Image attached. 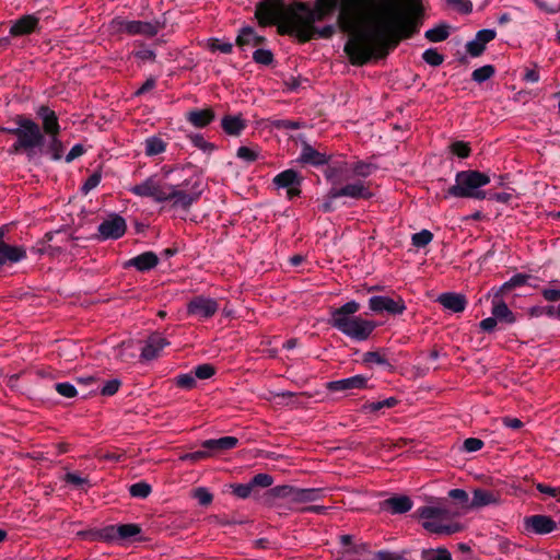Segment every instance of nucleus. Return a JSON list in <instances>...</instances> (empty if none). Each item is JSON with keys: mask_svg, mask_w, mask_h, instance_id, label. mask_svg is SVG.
I'll return each mask as SVG.
<instances>
[{"mask_svg": "<svg viewBox=\"0 0 560 560\" xmlns=\"http://www.w3.org/2000/svg\"><path fill=\"white\" fill-rule=\"evenodd\" d=\"M383 5L382 0H343L337 18L342 33L349 35L343 52L353 67L385 59L401 40L419 33L424 19L420 0H408L402 10L396 11L393 19L374 15L364 20V11Z\"/></svg>", "mask_w": 560, "mask_h": 560, "instance_id": "obj_1", "label": "nucleus"}, {"mask_svg": "<svg viewBox=\"0 0 560 560\" xmlns=\"http://www.w3.org/2000/svg\"><path fill=\"white\" fill-rule=\"evenodd\" d=\"M360 304L350 301L330 312L328 324L355 341H365L377 327L376 322L357 316Z\"/></svg>", "mask_w": 560, "mask_h": 560, "instance_id": "obj_2", "label": "nucleus"}, {"mask_svg": "<svg viewBox=\"0 0 560 560\" xmlns=\"http://www.w3.org/2000/svg\"><path fill=\"white\" fill-rule=\"evenodd\" d=\"M13 121L20 124L21 130L18 139L8 149V152L9 154L24 153L28 160H32L36 149L44 150L46 139L42 128L37 122L24 115H16Z\"/></svg>", "mask_w": 560, "mask_h": 560, "instance_id": "obj_3", "label": "nucleus"}, {"mask_svg": "<svg viewBox=\"0 0 560 560\" xmlns=\"http://www.w3.org/2000/svg\"><path fill=\"white\" fill-rule=\"evenodd\" d=\"M490 182L487 173L477 170L459 171L455 175V184L446 190V196L483 200L488 197V191L480 188Z\"/></svg>", "mask_w": 560, "mask_h": 560, "instance_id": "obj_4", "label": "nucleus"}, {"mask_svg": "<svg viewBox=\"0 0 560 560\" xmlns=\"http://www.w3.org/2000/svg\"><path fill=\"white\" fill-rule=\"evenodd\" d=\"M295 12L294 1L287 4L284 0H261L256 4L255 18L262 27L276 25L280 34V26L293 24Z\"/></svg>", "mask_w": 560, "mask_h": 560, "instance_id": "obj_5", "label": "nucleus"}, {"mask_svg": "<svg viewBox=\"0 0 560 560\" xmlns=\"http://www.w3.org/2000/svg\"><path fill=\"white\" fill-rule=\"evenodd\" d=\"M295 12L293 13V24H283L280 26V35H295L300 30H308L317 22L326 20L330 13L323 8H311L307 3L294 0Z\"/></svg>", "mask_w": 560, "mask_h": 560, "instance_id": "obj_6", "label": "nucleus"}, {"mask_svg": "<svg viewBox=\"0 0 560 560\" xmlns=\"http://www.w3.org/2000/svg\"><path fill=\"white\" fill-rule=\"evenodd\" d=\"M112 28L117 34H127L129 36L154 37L166 25L165 19H155L153 21L126 20L120 16L113 19Z\"/></svg>", "mask_w": 560, "mask_h": 560, "instance_id": "obj_7", "label": "nucleus"}, {"mask_svg": "<svg viewBox=\"0 0 560 560\" xmlns=\"http://www.w3.org/2000/svg\"><path fill=\"white\" fill-rule=\"evenodd\" d=\"M189 184L190 182L186 179L179 185H166V201L172 202V208L188 211L190 207L199 200L202 194V189L200 188V182L196 180L194 184H191L190 189L187 190L186 187Z\"/></svg>", "mask_w": 560, "mask_h": 560, "instance_id": "obj_8", "label": "nucleus"}, {"mask_svg": "<svg viewBox=\"0 0 560 560\" xmlns=\"http://www.w3.org/2000/svg\"><path fill=\"white\" fill-rule=\"evenodd\" d=\"M369 308L376 314L396 316L406 311V303L399 295H373L369 299Z\"/></svg>", "mask_w": 560, "mask_h": 560, "instance_id": "obj_9", "label": "nucleus"}, {"mask_svg": "<svg viewBox=\"0 0 560 560\" xmlns=\"http://www.w3.org/2000/svg\"><path fill=\"white\" fill-rule=\"evenodd\" d=\"M166 183H162L156 175L148 177L142 183L132 186L129 191L138 197L152 198L156 202H166Z\"/></svg>", "mask_w": 560, "mask_h": 560, "instance_id": "obj_10", "label": "nucleus"}, {"mask_svg": "<svg viewBox=\"0 0 560 560\" xmlns=\"http://www.w3.org/2000/svg\"><path fill=\"white\" fill-rule=\"evenodd\" d=\"M371 182H364L362 179L348 183L341 187H331L330 197L341 198L348 197L351 199H364L369 200L374 197V192L370 188Z\"/></svg>", "mask_w": 560, "mask_h": 560, "instance_id": "obj_11", "label": "nucleus"}, {"mask_svg": "<svg viewBox=\"0 0 560 560\" xmlns=\"http://www.w3.org/2000/svg\"><path fill=\"white\" fill-rule=\"evenodd\" d=\"M126 230V220L121 215L113 213L98 225V234L94 238L97 241L118 240L125 235Z\"/></svg>", "mask_w": 560, "mask_h": 560, "instance_id": "obj_12", "label": "nucleus"}, {"mask_svg": "<svg viewBox=\"0 0 560 560\" xmlns=\"http://www.w3.org/2000/svg\"><path fill=\"white\" fill-rule=\"evenodd\" d=\"M219 310L217 300L205 295H196L187 303V313L198 319L211 318Z\"/></svg>", "mask_w": 560, "mask_h": 560, "instance_id": "obj_13", "label": "nucleus"}, {"mask_svg": "<svg viewBox=\"0 0 560 560\" xmlns=\"http://www.w3.org/2000/svg\"><path fill=\"white\" fill-rule=\"evenodd\" d=\"M525 532L535 535H547L557 529V523L547 515L535 514L523 521Z\"/></svg>", "mask_w": 560, "mask_h": 560, "instance_id": "obj_14", "label": "nucleus"}, {"mask_svg": "<svg viewBox=\"0 0 560 560\" xmlns=\"http://www.w3.org/2000/svg\"><path fill=\"white\" fill-rule=\"evenodd\" d=\"M368 381L369 378L366 376L358 374L351 377L328 382L326 388L331 393H350L354 389L368 388Z\"/></svg>", "mask_w": 560, "mask_h": 560, "instance_id": "obj_15", "label": "nucleus"}, {"mask_svg": "<svg viewBox=\"0 0 560 560\" xmlns=\"http://www.w3.org/2000/svg\"><path fill=\"white\" fill-rule=\"evenodd\" d=\"M329 160V155L317 151L306 141L302 142L301 153L298 159V162L300 164L319 167L323 165H327Z\"/></svg>", "mask_w": 560, "mask_h": 560, "instance_id": "obj_16", "label": "nucleus"}, {"mask_svg": "<svg viewBox=\"0 0 560 560\" xmlns=\"http://www.w3.org/2000/svg\"><path fill=\"white\" fill-rule=\"evenodd\" d=\"M238 443L240 441L235 436H222L219 439L205 440L201 443V447L207 448L210 457H213L235 448Z\"/></svg>", "mask_w": 560, "mask_h": 560, "instance_id": "obj_17", "label": "nucleus"}, {"mask_svg": "<svg viewBox=\"0 0 560 560\" xmlns=\"http://www.w3.org/2000/svg\"><path fill=\"white\" fill-rule=\"evenodd\" d=\"M497 36V33L494 30H480L476 33V36L472 40H469L466 44V51L471 57H479L483 54L486 50V45L493 40Z\"/></svg>", "mask_w": 560, "mask_h": 560, "instance_id": "obj_18", "label": "nucleus"}, {"mask_svg": "<svg viewBox=\"0 0 560 560\" xmlns=\"http://www.w3.org/2000/svg\"><path fill=\"white\" fill-rule=\"evenodd\" d=\"M37 116L42 120V131L48 137L59 136L60 125L56 113L46 105L37 109Z\"/></svg>", "mask_w": 560, "mask_h": 560, "instance_id": "obj_19", "label": "nucleus"}, {"mask_svg": "<svg viewBox=\"0 0 560 560\" xmlns=\"http://www.w3.org/2000/svg\"><path fill=\"white\" fill-rule=\"evenodd\" d=\"M117 537L119 546L144 541V537L142 536V527L136 523L118 524Z\"/></svg>", "mask_w": 560, "mask_h": 560, "instance_id": "obj_20", "label": "nucleus"}, {"mask_svg": "<svg viewBox=\"0 0 560 560\" xmlns=\"http://www.w3.org/2000/svg\"><path fill=\"white\" fill-rule=\"evenodd\" d=\"M336 33V26L332 24L325 25L324 27L314 26L308 30H300V32L292 37H295L299 43L305 44L316 38L330 39Z\"/></svg>", "mask_w": 560, "mask_h": 560, "instance_id": "obj_21", "label": "nucleus"}, {"mask_svg": "<svg viewBox=\"0 0 560 560\" xmlns=\"http://www.w3.org/2000/svg\"><path fill=\"white\" fill-rule=\"evenodd\" d=\"M39 19L33 14H26L18 19L10 27L9 34L13 37L30 35L38 28Z\"/></svg>", "mask_w": 560, "mask_h": 560, "instance_id": "obj_22", "label": "nucleus"}, {"mask_svg": "<svg viewBox=\"0 0 560 560\" xmlns=\"http://www.w3.org/2000/svg\"><path fill=\"white\" fill-rule=\"evenodd\" d=\"M159 264V257L153 252H144L138 256L128 259L125 264V268H136L140 272H147L155 268Z\"/></svg>", "mask_w": 560, "mask_h": 560, "instance_id": "obj_23", "label": "nucleus"}, {"mask_svg": "<svg viewBox=\"0 0 560 560\" xmlns=\"http://www.w3.org/2000/svg\"><path fill=\"white\" fill-rule=\"evenodd\" d=\"M186 120L195 128H206L215 119V113L211 107L203 109L194 108L185 114Z\"/></svg>", "mask_w": 560, "mask_h": 560, "instance_id": "obj_24", "label": "nucleus"}, {"mask_svg": "<svg viewBox=\"0 0 560 560\" xmlns=\"http://www.w3.org/2000/svg\"><path fill=\"white\" fill-rule=\"evenodd\" d=\"M168 345L170 342L160 334H152L141 350V358L147 361L153 360Z\"/></svg>", "mask_w": 560, "mask_h": 560, "instance_id": "obj_25", "label": "nucleus"}, {"mask_svg": "<svg viewBox=\"0 0 560 560\" xmlns=\"http://www.w3.org/2000/svg\"><path fill=\"white\" fill-rule=\"evenodd\" d=\"M491 314L499 323L512 325L517 320L516 315L508 307L504 299H499L497 295L492 296Z\"/></svg>", "mask_w": 560, "mask_h": 560, "instance_id": "obj_26", "label": "nucleus"}, {"mask_svg": "<svg viewBox=\"0 0 560 560\" xmlns=\"http://www.w3.org/2000/svg\"><path fill=\"white\" fill-rule=\"evenodd\" d=\"M413 502L408 495H394L381 503L383 510H389L393 514H404L412 509Z\"/></svg>", "mask_w": 560, "mask_h": 560, "instance_id": "obj_27", "label": "nucleus"}, {"mask_svg": "<svg viewBox=\"0 0 560 560\" xmlns=\"http://www.w3.org/2000/svg\"><path fill=\"white\" fill-rule=\"evenodd\" d=\"M267 43L265 36L256 34L252 26H244L240 30L235 44L244 49L246 46H262Z\"/></svg>", "mask_w": 560, "mask_h": 560, "instance_id": "obj_28", "label": "nucleus"}, {"mask_svg": "<svg viewBox=\"0 0 560 560\" xmlns=\"http://www.w3.org/2000/svg\"><path fill=\"white\" fill-rule=\"evenodd\" d=\"M530 278V276L525 273H516L510 280L505 281L502 285L499 288H492L488 295H497L499 299H504V296L510 293L512 290L520 288L527 283V280Z\"/></svg>", "mask_w": 560, "mask_h": 560, "instance_id": "obj_29", "label": "nucleus"}, {"mask_svg": "<svg viewBox=\"0 0 560 560\" xmlns=\"http://www.w3.org/2000/svg\"><path fill=\"white\" fill-rule=\"evenodd\" d=\"M500 495L497 492L477 488L472 492V499L469 503L470 509H479L491 504H498Z\"/></svg>", "mask_w": 560, "mask_h": 560, "instance_id": "obj_30", "label": "nucleus"}, {"mask_svg": "<svg viewBox=\"0 0 560 560\" xmlns=\"http://www.w3.org/2000/svg\"><path fill=\"white\" fill-rule=\"evenodd\" d=\"M438 302L444 306L445 308L454 312V313H462L465 311L467 306V300L463 294L458 293H442L438 298Z\"/></svg>", "mask_w": 560, "mask_h": 560, "instance_id": "obj_31", "label": "nucleus"}, {"mask_svg": "<svg viewBox=\"0 0 560 560\" xmlns=\"http://www.w3.org/2000/svg\"><path fill=\"white\" fill-rule=\"evenodd\" d=\"M303 176L293 168H288L277 174L272 183L277 188H291L294 185H302Z\"/></svg>", "mask_w": 560, "mask_h": 560, "instance_id": "obj_32", "label": "nucleus"}, {"mask_svg": "<svg viewBox=\"0 0 560 560\" xmlns=\"http://www.w3.org/2000/svg\"><path fill=\"white\" fill-rule=\"evenodd\" d=\"M221 127L226 135L237 137L245 130L247 122L242 115H225L221 119Z\"/></svg>", "mask_w": 560, "mask_h": 560, "instance_id": "obj_33", "label": "nucleus"}, {"mask_svg": "<svg viewBox=\"0 0 560 560\" xmlns=\"http://www.w3.org/2000/svg\"><path fill=\"white\" fill-rule=\"evenodd\" d=\"M323 490L317 488H295L293 487L292 503H306L320 500Z\"/></svg>", "mask_w": 560, "mask_h": 560, "instance_id": "obj_34", "label": "nucleus"}, {"mask_svg": "<svg viewBox=\"0 0 560 560\" xmlns=\"http://www.w3.org/2000/svg\"><path fill=\"white\" fill-rule=\"evenodd\" d=\"M117 525H107L100 529H92L85 535L90 536L91 540H100L107 544H116L118 545V537H117Z\"/></svg>", "mask_w": 560, "mask_h": 560, "instance_id": "obj_35", "label": "nucleus"}, {"mask_svg": "<svg viewBox=\"0 0 560 560\" xmlns=\"http://www.w3.org/2000/svg\"><path fill=\"white\" fill-rule=\"evenodd\" d=\"M418 514L423 520H431V518H442V520H448L455 513H453L445 505L440 506H421L418 509Z\"/></svg>", "mask_w": 560, "mask_h": 560, "instance_id": "obj_36", "label": "nucleus"}, {"mask_svg": "<svg viewBox=\"0 0 560 560\" xmlns=\"http://www.w3.org/2000/svg\"><path fill=\"white\" fill-rule=\"evenodd\" d=\"M348 168V163H338L335 165H328L324 171V175L328 182L331 183V187H338L342 182V173Z\"/></svg>", "mask_w": 560, "mask_h": 560, "instance_id": "obj_37", "label": "nucleus"}, {"mask_svg": "<svg viewBox=\"0 0 560 560\" xmlns=\"http://www.w3.org/2000/svg\"><path fill=\"white\" fill-rule=\"evenodd\" d=\"M378 166L376 164L365 162L362 160H359L350 165L349 170L351 171L352 175L354 177L360 178H366L371 176Z\"/></svg>", "mask_w": 560, "mask_h": 560, "instance_id": "obj_38", "label": "nucleus"}, {"mask_svg": "<svg viewBox=\"0 0 560 560\" xmlns=\"http://www.w3.org/2000/svg\"><path fill=\"white\" fill-rule=\"evenodd\" d=\"M166 150V142L160 137H150L144 141V152L148 156H154Z\"/></svg>", "mask_w": 560, "mask_h": 560, "instance_id": "obj_39", "label": "nucleus"}, {"mask_svg": "<svg viewBox=\"0 0 560 560\" xmlns=\"http://www.w3.org/2000/svg\"><path fill=\"white\" fill-rule=\"evenodd\" d=\"M448 28V25L441 24L439 26L428 30L424 33V37L432 43L443 42L450 36Z\"/></svg>", "mask_w": 560, "mask_h": 560, "instance_id": "obj_40", "label": "nucleus"}, {"mask_svg": "<svg viewBox=\"0 0 560 560\" xmlns=\"http://www.w3.org/2000/svg\"><path fill=\"white\" fill-rule=\"evenodd\" d=\"M45 152L50 154V158L54 161H59L62 158L63 145L59 139V136L49 137Z\"/></svg>", "mask_w": 560, "mask_h": 560, "instance_id": "obj_41", "label": "nucleus"}, {"mask_svg": "<svg viewBox=\"0 0 560 560\" xmlns=\"http://www.w3.org/2000/svg\"><path fill=\"white\" fill-rule=\"evenodd\" d=\"M421 558L422 560H453L451 552L444 547L424 549Z\"/></svg>", "mask_w": 560, "mask_h": 560, "instance_id": "obj_42", "label": "nucleus"}, {"mask_svg": "<svg viewBox=\"0 0 560 560\" xmlns=\"http://www.w3.org/2000/svg\"><path fill=\"white\" fill-rule=\"evenodd\" d=\"M494 73L495 68L492 65H486L472 71L471 80L477 83H482L492 78Z\"/></svg>", "mask_w": 560, "mask_h": 560, "instance_id": "obj_43", "label": "nucleus"}, {"mask_svg": "<svg viewBox=\"0 0 560 560\" xmlns=\"http://www.w3.org/2000/svg\"><path fill=\"white\" fill-rule=\"evenodd\" d=\"M433 240V233L429 230H421L418 233L412 234L411 244L417 248H423L429 245Z\"/></svg>", "mask_w": 560, "mask_h": 560, "instance_id": "obj_44", "label": "nucleus"}, {"mask_svg": "<svg viewBox=\"0 0 560 560\" xmlns=\"http://www.w3.org/2000/svg\"><path fill=\"white\" fill-rule=\"evenodd\" d=\"M151 491H152L151 486L145 481H139V482L132 483L129 487V493L133 498L145 499L150 495Z\"/></svg>", "mask_w": 560, "mask_h": 560, "instance_id": "obj_45", "label": "nucleus"}, {"mask_svg": "<svg viewBox=\"0 0 560 560\" xmlns=\"http://www.w3.org/2000/svg\"><path fill=\"white\" fill-rule=\"evenodd\" d=\"M362 362L364 364H371L375 363L377 365L383 366H392V364L388 362V360L385 358L384 354H382L380 351H368L362 357Z\"/></svg>", "mask_w": 560, "mask_h": 560, "instance_id": "obj_46", "label": "nucleus"}, {"mask_svg": "<svg viewBox=\"0 0 560 560\" xmlns=\"http://www.w3.org/2000/svg\"><path fill=\"white\" fill-rule=\"evenodd\" d=\"M253 60L261 66H270L275 61V57L271 50L258 48L253 52Z\"/></svg>", "mask_w": 560, "mask_h": 560, "instance_id": "obj_47", "label": "nucleus"}, {"mask_svg": "<svg viewBox=\"0 0 560 560\" xmlns=\"http://www.w3.org/2000/svg\"><path fill=\"white\" fill-rule=\"evenodd\" d=\"M422 59L432 67H439L444 61V56L436 48H428L422 54Z\"/></svg>", "mask_w": 560, "mask_h": 560, "instance_id": "obj_48", "label": "nucleus"}, {"mask_svg": "<svg viewBox=\"0 0 560 560\" xmlns=\"http://www.w3.org/2000/svg\"><path fill=\"white\" fill-rule=\"evenodd\" d=\"M450 150L451 152L460 158V159H466L470 155L471 153V148L469 145L468 142H465V141H454L451 145H450Z\"/></svg>", "mask_w": 560, "mask_h": 560, "instance_id": "obj_49", "label": "nucleus"}, {"mask_svg": "<svg viewBox=\"0 0 560 560\" xmlns=\"http://www.w3.org/2000/svg\"><path fill=\"white\" fill-rule=\"evenodd\" d=\"M192 144L202 150L203 152L211 153L217 149L215 144L208 142L205 140L203 136L200 133H191L188 136Z\"/></svg>", "mask_w": 560, "mask_h": 560, "instance_id": "obj_50", "label": "nucleus"}, {"mask_svg": "<svg viewBox=\"0 0 560 560\" xmlns=\"http://www.w3.org/2000/svg\"><path fill=\"white\" fill-rule=\"evenodd\" d=\"M192 497L198 501L201 506H208L213 501L212 493L203 487L194 489Z\"/></svg>", "mask_w": 560, "mask_h": 560, "instance_id": "obj_51", "label": "nucleus"}, {"mask_svg": "<svg viewBox=\"0 0 560 560\" xmlns=\"http://www.w3.org/2000/svg\"><path fill=\"white\" fill-rule=\"evenodd\" d=\"M101 179H102V171L100 168V170L94 171L88 177V179L84 182V184L81 187V191L84 195L89 194L92 189H94L95 187L98 186V184L101 183Z\"/></svg>", "mask_w": 560, "mask_h": 560, "instance_id": "obj_52", "label": "nucleus"}, {"mask_svg": "<svg viewBox=\"0 0 560 560\" xmlns=\"http://www.w3.org/2000/svg\"><path fill=\"white\" fill-rule=\"evenodd\" d=\"M268 493L273 498L287 499L288 501L292 502L293 487L287 485L276 486L271 488Z\"/></svg>", "mask_w": 560, "mask_h": 560, "instance_id": "obj_53", "label": "nucleus"}, {"mask_svg": "<svg viewBox=\"0 0 560 560\" xmlns=\"http://www.w3.org/2000/svg\"><path fill=\"white\" fill-rule=\"evenodd\" d=\"M63 481L74 486L78 489H84L85 487H90L89 479L81 477L75 472H67L63 477Z\"/></svg>", "mask_w": 560, "mask_h": 560, "instance_id": "obj_54", "label": "nucleus"}, {"mask_svg": "<svg viewBox=\"0 0 560 560\" xmlns=\"http://www.w3.org/2000/svg\"><path fill=\"white\" fill-rule=\"evenodd\" d=\"M192 373L196 378L208 380L215 374V368L210 363L199 364Z\"/></svg>", "mask_w": 560, "mask_h": 560, "instance_id": "obj_55", "label": "nucleus"}, {"mask_svg": "<svg viewBox=\"0 0 560 560\" xmlns=\"http://www.w3.org/2000/svg\"><path fill=\"white\" fill-rule=\"evenodd\" d=\"M208 48L211 51H220L222 54H231L233 51V44L230 42H221L218 38H211L208 43Z\"/></svg>", "mask_w": 560, "mask_h": 560, "instance_id": "obj_56", "label": "nucleus"}, {"mask_svg": "<svg viewBox=\"0 0 560 560\" xmlns=\"http://www.w3.org/2000/svg\"><path fill=\"white\" fill-rule=\"evenodd\" d=\"M136 45L138 47H140V49L133 51V55L136 58L140 59V60H150V61H155V58H156V54L154 50L152 49H149L145 47V44L143 42H136Z\"/></svg>", "mask_w": 560, "mask_h": 560, "instance_id": "obj_57", "label": "nucleus"}, {"mask_svg": "<svg viewBox=\"0 0 560 560\" xmlns=\"http://www.w3.org/2000/svg\"><path fill=\"white\" fill-rule=\"evenodd\" d=\"M177 387L183 389H191L196 386V377L194 373L179 374L175 378Z\"/></svg>", "mask_w": 560, "mask_h": 560, "instance_id": "obj_58", "label": "nucleus"}, {"mask_svg": "<svg viewBox=\"0 0 560 560\" xmlns=\"http://www.w3.org/2000/svg\"><path fill=\"white\" fill-rule=\"evenodd\" d=\"M232 493L240 499H247L253 493V488L250 482L247 483H232L231 486Z\"/></svg>", "mask_w": 560, "mask_h": 560, "instance_id": "obj_59", "label": "nucleus"}, {"mask_svg": "<svg viewBox=\"0 0 560 560\" xmlns=\"http://www.w3.org/2000/svg\"><path fill=\"white\" fill-rule=\"evenodd\" d=\"M249 482L253 490H255L257 487L268 488L273 483V478L269 474H257L250 479Z\"/></svg>", "mask_w": 560, "mask_h": 560, "instance_id": "obj_60", "label": "nucleus"}, {"mask_svg": "<svg viewBox=\"0 0 560 560\" xmlns=\"http://www.w3.org/2000/svg\"><path fill=\"white\" fill-rule=\"evenodd\" d=\"M55 389L58 394L66 398H73L78 395L77 388L69 382L56 383Z\"/></svg>", "mask_w": 560, "mask_h": 560, "instance_id": "obj_61", "label": "nucleus"}, {"mask_svg": "<svg viewBox=\"0 0 560 560\" xmlns=\"http://www.w3.org/2000/svg\"><path fill=\"white\" fill-rule=\"evenodd\" d=\"M258 152L248 148V147H240L236 151V156L247 163L255 162L258 159Z\"/></svg>", "mask_w": 560, "mask_h": 560, "instance_id": "obj_62", "label": "nucleus"}, {"mask_svg": "<svg viewBox=\"0 0 560 560\" xmlns=\"http://www.w3.org/2000/svg\"><path fill=\"white\" fill-rule=\"evenodd\" d=\"M209 457H210V454L207 452V448L201 447V450L182 455L180 459L183 462L197 463L199 460H202V459H206Z\"/></svg>", "mask_w": 560, "mask_h": 560, "instance_id": "obj_63", "label": "nucleus"}, {"mask_svg": "<svg viewBox=\"0 0 560 560\" xmlns=\"http://www.w3.org/2000/svg\"><path fill=\"white\" fill-rule=\"evenodd\" d=\"M120 386H121L120 380H118V378L109 380V381L105 382V384L101 388V394L103 396H108V397L113 396L118 392Z\"/></svg>", "mask_w": 560, "mask_h": 560, "instance_id": "obj_64", "label": "nucleus"}]
</instances>
